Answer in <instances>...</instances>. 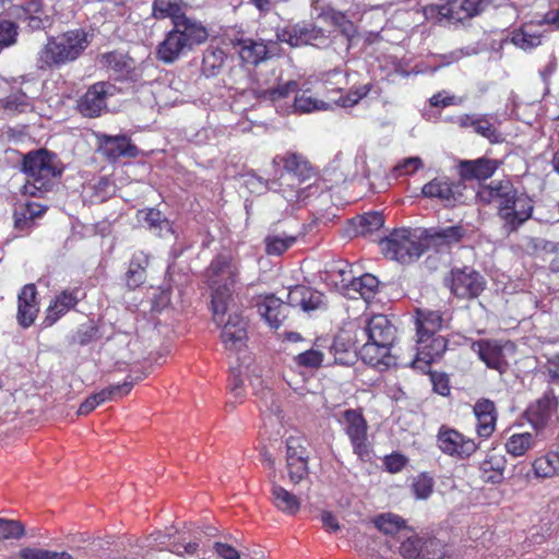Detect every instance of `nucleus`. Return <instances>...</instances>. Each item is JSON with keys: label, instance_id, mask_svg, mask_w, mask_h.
<instances>
[{"label": "nucleus", "instance_id": "ea45409f", "mask_svg": "<svg viewBox=\"0 0 559 559\" xmlns=\"http://www.w3.org/2000/svg\"><path fill=\"white\" fill-rule=\"evenodd\" d=\"M376 527L384 533L385 535H402L403 533H407V526L405 521L393 513L380 514L374 519Z\"/></svg>", "mask_w": 559, "mask_h": 559}, {"label": "nucleus", "instance_id": "f8f14e48", "mask_svg": "<svg viewBox=\"0 0 559 559\" xmlns=\"http://www.w3.org/2000/svg\"><path fill=\"white\" fill-rule=\"evenodd\" d=\"M307 440L302 436H289L285 441L286 467L289 479L298 484L308 475L309 453Z\"/></svg>", "mask_w": 559, "mask_h": 559}, {"label": "nucleus", "instance_id": "09e8293b", "mask_svg": "<svg viewBox=\"0 0 559 559\" xmlns=\"http://www.w3.org/2000/svg\"><path fill=\"white\" fill-rule=\"evenodd\" d=\"M267 55V48L263 43L248 41L246 43L240 51L241 58L252 64H258L264 60Z\"/></svg>", "mask_w": 559, "mask_h": 559}, {"label": "nucleus", "instance_id": "412c9836", "mask_svg": "<svg viewBox=\"0 0 559 559\" xmlns=\"http://www.w3.org/2000/svg\"><path fill=\"white\" fill-rule=\"evenodd\" d=\"M36 296L37 290L34 284L25 285L19 295L16 319L24 329L29 328L37 318L39 307Z\"/></svg>", "mask_w": 559, "mask_h": 559}, {"label": "nucleus", "instance_id": "338daca9", "mask_svg": "<svg viewBox=\"0 0 559 559\" xmlns=\"http://www.w3.org/2000/svg\"><path fill=\"white\" fill-rule=\"evenodd\" d=\"M243 381L240 374V371L237 369L231 370L230 379H229V389L231 394L235 397L234 402H228L227 405H234L239 399L243 396Z\"/></svg>", "mask_w": 559, "mask_h": 559}, {"label": "nucleus", "instance_id": "b1692460", "mask_svg": "<svg viewBox=\"0 0 559 559\" xmlns=\"http://www.w3.org/2000/svg\"><path fill=\"white\" fill-rule=\"evenodd\" d=\"M257 307L260 316L264 318L267 324L273 329H278L289 313L285 301L273 295L265 296L257 304Z\"/></svg>", "mask_w": 559, "mask_h": 559}, {"label": "nucleus", "instance_id": "603ef678", "mask_svg": "<svg viewBox=\"0 0 559 559\" xmlns=\"http://www.w3.org/2000/svg\"><path fill=\"white\" fill-rule=\"evenodd\" d=\"M23 559H74L67 551H51L40 548H23L20 552Z\"/></svg>", "mask_w": 559, "mask_h": 559}, {"label": "nucleus", "instance_id": "a211bd4d", "mask_svg": "<svg viewBox=\"0 0 559 559\" xmlns=\"http://www.w3.org/2000/svg\"><path fill=\"white\" fill-rule=\"evenodd\" d=\"M425 249L436 248L440 250L444 247L459 243L466 235V229L462 225L448 227H437L429 229H420Z\"/></svg>", "mask_w": 559, "mask_h": 559}, {"label": "nucleus", "instance_id": "c756f323", "mask_svg": "<svg viewBox=\"0 0 559 559\" xmlns=\"http://www.w3.org/2000/svg\"><path fill=\"white\" fill-rule=\"evenodd\" d=\"M442 316L439 311L417 310V344H424L442 326Z\"/></svg>", "mask_w": 559, "mask_h": 559}, {"label": "nucleus", "instance_id": "bb28decb", "mask_svg": "<svg viewBox=\"0 0 559 559\" xmlns=\"http://www.w3.org/2000/svg\"><path fill=\"white\" fill-rule=\"evenodd\" d=\"M497 159L480 157L474 160H462L460 163V175L466 180H486L490 178L499 167Z\"/></svg>", "mask_w": 559, "mask_h": 559}, {"label": "nucleus", "instance_id": "680f3d73", "mask_svg": "<svg viewBox=\"0 0 559 559\" xmlns=\"http://www.w3.org/2000/svg\"><path fill=\"white\" fill-rule=\"evenodd\" d=\"M134 383H135V379L128 377L123 383L110 385L108 388L100 390L99 392L107 393V395H108L107 401H112V400H116L118 397H122V396L129 394V392L133 388Z\"/></svg>", "mask_w": 559, "mask_h": 559}, {"label": "nucleus", "instance_id": "9b49d317", "mask_svg": "<svg viewBox=\"0 0 559 559\" xmlns=\"http://www.w3.org/2000/svg\"><path fill=\"white\" fill-rule=\"evenodd\" d=\"M449 286L454 296L462 299L478 297L486 287V280L471 267L453 269L449 278Z\"/></svg>", "mask_w": 559, "mask_h": 559}, {"label": "nucleus", "instance_id": "4be33fe9", "mask_svg": "<svg viewBox=\"0 0 559 559\" xmlns=\"http://www.w3.org/2000/svg\"><path fill=\"white\" fill-rule=\"evenodd\" d=\"M472 349L477 353L479 358L491 369L503 372L508 366L504 347L496 341L480 340L474 342Z\"/></svg>", "mask_w": 559, "mask_h": 559}, {"label": "nucleus", "instance_id": "79ce46f5", "mask_svg": "<svg viewBox=\"0 0 559 559\" xmlns=\"http://www.w3.org/2000/svg\"><path fill=\"white\" fill-rule=\"evenodd\" d=\"M421 193L426 198H438L450 201L453 198L451 183L444 178H436L423 187Z\"/></svg>", "mask_w": 559, "mask_h": 559}, {"label": "nucleus", "instance_id": "58836bf2", "mask_svg": "<svg viewBox=\"0 0 559 559\" xmlns=\"http://www.w3.org/2000/svg\"><path fill=\"white\" fill-rule=\"evenodd\" d=\"M297 83L295 81H288L284 85H278L277 87L259 90L258 96L265 100L272 102L278 111L284 110L281 105V102L286 99L290 94L297 91Z\"/></svg>", "mask_w": 559, "mask_h": 559}, {"label": "nucleus", "instance_id": "5701e85b", "mask_svg": "<svg viewBox=\"0 0 559 559\" xmlns=\"http://www.w3.org/2000/svg\"><path fill=\"white\" fill-rule=\"evenodd\" d=\"M364 334L368 340L378 342L377 344L391 347L395 338V328L385 316L376 314L367 321Z\"/></svg>", "mask_w": 559, "mask_h": 559}, {"label": "nucleus", "instance_id": "39448f33", "mask_svg": "<svg viewBox=\"0 0 559 559\" xmlns=\"http://www.w3.org/2000/svg\"><path fill=\"white\" fill-rule=\"evenodd\" d=\"M380 246L386 258L403 264L416 261L425 251L420 229H394Z\"/></svg>", "mask_w": 559, "mask_h": 559}, {"label": "nucleus", "instance_id": "20e7f679", "mask_svg": "<svg viewBox=\"0 0 559 559\" xmlns=\"http://www.w3.org/2000/svg\"><path fill=\"white\" fill-rule=\"evenodd\" d=\"M240 265L227 254L215 257L205 271V278L211 289V305L221 313L225 302H233L235 286L239 282Z\"/></svg>", "mask_w": 559, "mask_h": 559}, {"label": "nucleus", "instance_id": "c9c22d12", "mask_svg": "<svg viewBox=\"0 0 559 559\" xmlns=\"http://www.w3.org/2000/svg\"><path fill=\"white\" fill-rule=\"evenodd\" d=\"M272 501L280 511L290 515L296 514L300 508L299 499L276 484L272 487Z\"/></svg>", "mask_w": 559, "mask_h": 559}, {"label": "nucleus", "instance_id": "13d9d810", "mask_svg": "<svg viewBox=\"0 0 559 559\" xmlns=\"http://www.w3.org/2000/svg\"><path fill=\"white\" fill-rule=\"evenodd\" d=\"M25 533L23 524L15 520L0 519V539H19Z\"/></svg>", "mask_w": 559, "mask_h": 559}, {"label": "nucleus", "instance_id": "49530a36", "mask_svg": "<svg viewBox=\"0 0 559 559\" xmlns=\"http://www.w3.org/2000/svg\"><path fill=\"white\" fill-rule=\"evenodd\" d=\"M144 222L146 223L147 227L157 233L158 235H163V231H170L171 226L168 219L162 214L160 211L155 209H148L144 212Z\"/></svg>", "mask_w": 559, "mask_h": 559}, {"label": "nucleus", "instance_id": "f704fd0d", "mask_svg": "<svg viewBox=\"0 0 559 559\" xmlns=\"http://www.w3.org/2000/svg\"><path fill=\"white\" fill-rule=\"evenodd\" d=\"M152 9L155 19L164 20L169 17L173 24L186 15L182 0H154Z\"/></svg>", "mask_w": 559, "mask_h": 559}, {"label": "nucleus", "instance_id": "c85d7f7f", "mask_svg": "<svg viewBox=\"0 0 559 559\" xmlns=\"http://www.w3.org/2000/svg\"><path fill=\"white\" fill-rule=\"evenodd\" d=\"M378 342H373L368 340L360 348L359 354L361 359L371 366L379 367H390L395 364L394 358L390 355L391 347L386 345L377 344Z\"/></svg>", "mask_w": 559, "mask_h": 559}, {"label": "nucleus", "instance_id": "864d4df0", "mask_svg": "<svg viewBox=\"0 0 559 559\" xmlns=\"http://www.w3.org/2000/svg\"><path fill=\"white\" fill-rule=\"evenodd\" d=\"M324 359V353L318 348L307 349L294 357V361L299 367L319 368Z\"/></svg>", "mask_w": 559, "mask_h": 559}, {"label": "nucleus", "instance_id": "dca6fc26", "mask_svg": "<svg viewBox=\"0 0 559 559\" xmlns=\"http://www.w3.org/2000/svg\"><path fill=\"white\" fill-rule=\"evenodd\" d=\"M437 441L443 453L460 459L471 456L478 448L473 439H466L459 431L444 426L439 429Z\"/></svg>", "mask_w": 559, "mask_h": 559}, {"label": "nucleus", "instance_id": "bf43d9fd", "mask_svg": "<svg viewBox=\"0 0 559 559\" xmlns=\"http://www.w3.org/2000/svg\"><path fill=\"white\" fill-rule=\"evenodd\" d=\"M423 167V160L417 157H407L401 160L393 169L392 175L395 178L402 177V176H409L413 175L416 170Z\"/></svg>", "mask_w": 559, "mask_h": 559}, {"label": "nucleus", "instance_id": "2eb2a0df", "mask_svg": "<svg viewBox=\"0 0 559 559\" xmlns=\"http://www.w3.org/2000/svg\"><path fill=\"white\" fill-rule=\"evenodd\" d=\"M115 85L108 82H97L88 87L78 104L80 112L85 117H98L106 109L107 99L114 96Z\"/></svg>", "mask_w": 559, "mask_h": 559}, {"label": "nucleus", "instance_id": "cd10ccee", "mask_svg": "<svg viewBox=\"0 0 559 559\" xmlns=\"http://www.w3.org/2000/svg\"><path fill=\"white\" fill-rule=\"evenodd\" d=\"M78 293V289H66L59 294L55 301L48 307L44 324L46 326H51L59 320V318L70 309L74 308L79 302Z\"/></svg>", "mask_w": 559, "mask_h": 559}, {"label": "nucleus", "instance_id": "e433bc0d", "mask_svg": "<svg viewBox=\"0 0 559 559\" xmlns=\"http://www.w3.org/2000/svg\"><path fill=\"white\" fill-rule=\"evenodd\" d=\"M148 265V257L139 251L134 253L127 273V283L131 288L140 286L145 280V269Z\"/></svg>", "mask_w": 559, "mask_h": 559}, {"label": "nucleus", "instance_id": "f03ea898", "mask_svg": "<svg viewBox=\"0 0 559 559\" xmlns=\"http://www.w3.org/2000/svg\"><path fill=\"white\" fill-rule=\"evenodd\" d=\"M90 44L88 34L81 29H71L49 37L37 57V68L46 70L60 68L76 60Z\"/></svg>", "mask_w": 559, "mask_h": 559}, {"label": "nucleus", "instance_id": "7ed1b4c3", "mask_svg": "<svg viewBox=\"0 0 559 559\" xmlns=\"http://www.w3.org/2000/svg\"><path fill=\"white\" fill-rule=\"evenodd\" d=\"M22 169L27 176L23 193L37 197L48 191L53 180L61 176L62 167L57 155L46 150L29 152L23 158Z\"/></svg>", "mask_w": 559, "mask_h": 559}, {"label": "nucleus", "instance_id": "0e129e2a", "mask_svg": "<svg viewBox=\"0 0 559 559\" xmlns=\"http://www.w3.org/2000/svg\"><path fill=\"white\" fill-rule=\"evenodd\" d=\"M308 294V287L302 285H297L292 287L286 294L285 305L289 307H300L305 305V295Z\"/></svg>", "mask_w": 559, "mask_h": 559}, {"label": "nucleus", "instance_id": "4c0bfd02", "mask_svg": "<svg viewBox=\"0 0 559 559\" xmlns=\"http://www.w3.org/2000/svg\"><path fill=\"white\" fill-rule=\"evenodd\" d=\"M320 17L336 26L347 39L352 38L356 34L355 25L347 19L345 13L341 11H336L333 8L328 7L321 11Z\"/></svg>", "mask_w": 559, "mask_h": 559}, {"label": "nucleus", "instance_id": "1a4fd4ad", "mask_svg": "<svg viewBox=\"0 0 559 559\" xmlns=\"http://www.w3.org/2000/svg\"><path fill=\"white\" fill-rule=\"evenodd\" d=\"M338 421L350 440L354 453L361 460L368 457L370 454L367 433L368 425L361 412L346 409L342 412Z\"/></svg>", "mask_w": 559, "mask_h": 559}, {"label": "nucleus", "instance_id": "72a5a7b5", "mask_svg": "<svg viewBox=\"0 0 559 559\" xmlns=\"http://www.w3.org/2000/svg\"><path fill=\"white\" fill-rule=\"evenodd\" d=\"M224 309H222L221 313L215 311V307L212 306L213 319L217 326L222 329V331H226L227 328H230V332L236 329H246L248 326V322L245 317L241 316L238 311H233V302H225Z\"/></svg>", "mask_w": 559, "mask_h": 559}, {"label": "nucleus", "instance_id": "a878e982", "mask_svg": "<svg viewBox=\"0 0 559 559\" xmlns=\"http://www.w3.org/2000/svg\"><path fill=\"white\" fill-rule=\"evenodd\" d=\"M474 415L477 419V435L483 438L490 437L495 431L497 423L495 403L487 399L478 400L474 405Z\"/></svg>", "mask_w": 559, "mask_h": 559}, {"label": "nucleus", "instance_id": "69168bd1", "mask_svg": "<svg viewBox=\"0 0 559 559\" xmlns=\"http://www.w3.org/2000/svg\"><path fill=\"white\" fill-rule=\"evenodd\" d=\"M107 393L97 392L90 395L79 407L78 415H87L94 411L98 405L107 402Z\"/></svg>", "mask_w": 559, "mask_h": 559}, {"label": "nucleus", "instance_id": "8fccbe9b", "mask_svg": "<svg viewBox=\"0 0 559 559\" xmlns=\"http://www.w3.org/2000/svg\"><path fill=\"white\" fill-rule=\"evenodd\" d=\"M358 233L361 235L371 234L380 229L384 224L383 215L379 212L366 213L357 218Z\"/></svg>", "mask_w": 559, "mask_h": 559}, {"label": "nucleus", "instance_id": "7c9ffc66", "mask_svg": "<svg viewBox=\"0 0 559 559\" xmlns=\"http://www.w3.org/2000/svg\"><path fill=\"white\" fill-rule=\"evenodd\" d=\"M45 211V206L35 202L16 204L13 211L14 228L21 231L31 229L34 221L40 217Z\"/></svg>", "mask_w": 559, "mask_h": 559}, {"label": "nucleus", "instance_id": "de8ad7c7", "mask_svg": "<svg viewBox=\"0 0 559 559\" xmlns=\"http://www.w3.org/2000/svg\"><path fill=\"white\" fill-rule=\"evenodd\" d=\"M474 131L489 140L491 143H498L501 141V134L495 127L493 118L489 115H480Z\"/></svg>", "mask_w": 559, "mask_h": 559}, {"label": "nucleus", "instance_id": "a19ab883", "mask_svg": "<svg viewBox=\"0 0 559 559\" xmlns=\"http://www.w3.org/2000/svg\"><path fill=\"white\" fill-rule=\"evenodd\" d=\"M536 477L549 478L559 474V452H550L536 459L533 463Z\"/></svg>", "mask_w": 559, "mask_h": 559}, {"label": "nucleus", "instance_id": "9d476101", "mask_svg": "<svg viewBox=\"0 0 559 559\" xmlns=\"http://www.w3.org/2000/svg\"><path fill=\"white\" fill-rule=\"evenodd\" d=\"M347 265L337 267L332 271V276L341 277L340 289L343 295L350 299L362 298L369 301L377 293L379 287V281L372 274H364L360 277L349 278L350 271L346 270Z\"/></svg>", "mask_w": 559, "mask_h": 559}, {"label": "nucleus", "instance_id": "6e6d98bb", "mask_svg": "<svg viewBox=\"0 0 559 559\" xmlns=\"http://www.w3.org/2000/svg\"><path fill=\"white\" fill-rule=\"evenodd\" d=\"M444 554V545L439 539L428 538L420 546V555L417 559H442Z\"/></svg>", "mask_w": 559, "mask_h": 559}, {"label": "nucleus", "instance_id": "4468645a", "mask_svg": "<svg viewBox=\"0 0 559 559\" xmlns=\"http://www.w3.org/2000/svg\"><path fill=\"white\" fill-rule=\"evenodd\" d=\"M533 210L532 199L525 193H518L509 204L499 210L498 215L503 222V227L511 233L532 217Z\"/></svg>", "mask_w": 559, "mask_h": 559}, {"label": "nucleus", "instance_id": "ddd939ff", "mask_svg": "<svg viewBox=\"0 0 559 559\" xmlns=\"http://www.w3.org/2000/svg\"><path fill=\"white\" fill-rule=\"evenodd\" d=\"M280 41L287 43L293 47L302 45L323 46L328 43L324 31L308 23H298L284 28L277 33Z\"/></svg>", "mask_w": 559, "mask_h": 559}, {"label": "nucleus", "instance_id": "e2e57ef3", "mask_svg": "<svg viewBox=\"0 0 559 559\" xmlns=\"http://www.w3.org/2000/svg\"><path fill=\"white\" fill-rule=\"evenodd\" d=\"M16 26L11 21L0 17V46L8 47L16 40Z\"/></svg>", "mask_w": 559, "mask_h": 559}, {"label": "nucleus", "instance_id": "393cba45", "mask_svg": "<svg viewBox=\"0 0 559 559\" xmlns=\"http://www.w3.org/2000/svg\"><path fill=\"white\" fill-rule=\"evenodd\" d=\"M447 348V342L441 336H430L424 344H418L416 358L412 361V366L424 372L430 364L439 358Z\"/></svg>", "mask_w": 559, "mask_h": 559}, {"label": "nucleus", "instance_id": "774afa93", "mask_svg": "<svg viewBox=\"0 0 559 559\" xmlns=\"http://www.w3.org/2000/svg\"><path fill=\"white\" fill-rule=\"evenodd\" d=\"M96 329L92 325H82L72 336V343L87 345L95 337Z\"/></svg>", "mask_w": 559, "mask_h": 559}, {"label": "nucleus", "instance_id": "4d7b16f0", "mask_svg": "<svg viewBox=\"0 0 559 559\" xmlns=\"http://www.w3.org/2000/svg\"><path fill=\"white\" fill-rule=\"evenodd\" d=\"M3 106L8 110L24 112L31 108V100L24 92L17 91L4 99Z\"/></svg>", "mask_w": 559, "mask_h": 559}, {"label": "nucleus", "instance_id": "6e6552de", "mask_svg": "<svg viewBox=\"0 0 559 559\" xmlns=\"http://www.w3.org/2000/svg\"><path fill=\"white\" fill-rule=\"evenodd\" d=\"M371 90L370 84H364L359 87L352 88L346 96H341L338 98L330 97L328 102L317 99L311 95H308L307 92H302L296 94L294 98V111L296 112H312L316 110H330L336 107H353L358 102L366 97Z\"/></svg>", "mask_w": 559, "mask_h": 559}, {"label": "nucleus", "instance_id": "6ab92c4d", "mask_svg": "<svg viewBox=\"0 0 559 559\" xmlns=\"http://www.w3.org/2000/svg\"><path fill=\"white\" fill-rule=\"evenodd\" d=\"M518 190L509 180L491 181L489 185L481 186L477 197L484 203L497 204L498 211L509 204L518 194Z\"/></svg>", "mask_w": 559, "mask_h": 559}, {"label": "nucleus", "instance_id": "aec40b11", "mask_svg": "<svg viewBox=\"0 0 559 559\" xmlns=\"http://www.w3.org/2000/svg\"><path fill=\"white\" fill-rule=\"evenodd\" d=\"M98 140L103 154L110 160H116L119 157H136L139 155L138 147L126 135L102 134L98 136Z\"/></svg>", "mask_w": 559, "mask_h": 559}, {"label": "nucleus", "instance_id": "052dcab7", "mask_svg": "<svg viewBox=\"0 0 559 559\" xmlns=\"http://www.w3.org/2000/svg\"><path fill=\"white\" fill-rule=\"evenodd\" d=\"M224 62V52L222 50L206 51L203 58V70L207 75H215L216 69H219Z\"/></svg>", "mask_w": 559, "mask_h": 559}, {"label": "nucleus", "instance_id": "f257e3e1", "mask_svg": "<svg viewBox=\"0 0 559 559\" xmlns=\"http://www.w3.org/2000/svg\"><path fill=\"white\" fill-rule=\"evenodd\" d=\"M207 37L209 33L201 22L185 15L157 46V58L164 63H173L195 46L205 43Z\"/></svg>", "mask_w": 559, "mask_h": 559}, {"label": "nucleus", "instance_id": "f3484780", "mask_svg": "<svg viewBox=\"0 0 559 559\" xmlns=\"http://www.w3.org/2000/svg\"><path fill=\"white\" fill-rule=\"evenodd\" d=\"M73 0H29L27 5L21 4L25 16L29 17V26L33 29L46 27L49 24V13H58Z\"/></svg>", "mask_w": 559, "mask_h": 559}, {"label": "nucleus", "instance_id": "2f4dec72", "mask_svg": "<svg viewBox=\"0 0 559 559\" xmlns=\"http://www.w3.org/2000/svg\"><path fill=\"white\" fill-rule=\"evenodd\" d=\"M542 438H537V433L532 435L530 432L513 433L506 442L507 452L516 457L524 455L527 451L539 445L540 442H545Z\"/></svg>", "mask_w": 559, "mask_h": 559}, {"label": "nucleus", "instance_id": "37998d69", "mask_svg": "<svg viewBox=\"0 0 559 559\" xmlns=\"http://www.w3.org/2000/svg\"><path fill=\"white\" fill-rule=\"evenodd\" d=\"M221 340L225 348L231 353H239L247 346L248 332L246 329H236L230 332V328L222 331Z\"/></svg>", "mask_w": 559, "mask_h": 559}, {"label": "nucleus", "instance_id": "0eeeda50", "mask_svg": "<svg viewBox=\"0 0 559 559\" xmlns=\"http://www.w3.org/2000/svg\"><path fill=\"white\" fill-rule=\"evenodd\" d=\"M558 408V399L554 389H549L544 395L533 403L526 411L528 423L535 429L537 438L552 440L556 438L554 417Z\"/></svg>", "mask_w": 559, "mask_h": 559}, {"label": "nucleus", "instance_id": "5fc2aeb1", "mask_svg": "<svg viewBox=\"0 0 559 559\" xmlns=\"http://www.w3.org/2000/svg\"><path fill=\"white\" fill-rule=\"evenodd\" d=\"M433 479L427 474H419L414 477L412 490L417 499H427L432 493Z\"/></svg>", "mask_w": 559, "mask_h": 559}, {"label": "nucleus", "instance_id": "3c124183", "mask_svg": "<svg viewBox=\"0 0 559 559\" xmlns=\"http://www.w3.org/2000/svg\"><path fill=\"white\" fill-rule=\"evenodd\" d=\"M511 41L521 49H532L540 45V36L530 31L528 26L513 33Z\"/></svg>", "mask_w": 559, "mask_h": 559}, {"label": "nucleus", "instance_id": "423d86ee", "mask_svg": "<svg viewBox=\"0 0 559 559\" xmlns=\"http://www.w3.org/2000/svg\"><path fill=\"white\" fill-rule=\"evenodd\" d=\"M274 165H284L285 174L281 176V186L286 185L289 189H281L283 197L288 202L300 199L299 186L310 177L311 169L308 162L296 153H287L284 156L273 158Z\"/></svg>", "mask_w": 559, "mask_h": 559}, {"label": "nucleus", "instance_id": "473e14b6", "mask_svg": "<svg viewBox=\"0 0 559 559\" xmlns=\"http://www.w3.org/2000/svg\"><path fill=\"white\" fill-rule=\"evenodd\" d=\"M107 67L112 70L119 79L136 81L138 72L133 67V60L121 53L109 52L103 56Z\"/></svg>", "mask_w": 559, "mask_h": 559}, {"label": "nucleus", "instance_id": "a18cd8bd", "mask_svg": "<svg viewBox=\"0 0 559 559\" xmlns=\"http://www.w3.org/2000/svg\"><path fill=\"white\" fill-rule=\"evenodd\" d=\"M401 537L403 542L400 546V554L406 559H417L420 555V546H423L424 540L409 528H407V533H403Z\"/></svg>", "mask_w": 559, "mask_h": 559}, {"label": "nucleus", "instance_id": "c03bdc74", "mask_svg": "<svg viewBox=\"0 0 559 559\" xmlns=\"http://www.w3.org/2000/svg\"><path fill=\"white\" fill-rule=\"evenodd\" d=\"M297 240L296 236L269 235L265 237V251L270 255H281Z\"/></svg>", "mask_w": 559, "mask_h": 559}]
</instances>
